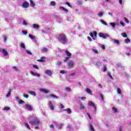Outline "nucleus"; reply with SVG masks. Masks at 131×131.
<instances>
[{
    "label": "nucleus",
    "instance_id": "nucleus-1",
    "mask_svg": "<svg viewBox=\"0 0 131 131\" xmlns=\"http://www.w3.org/2000/svg\"><path fill=\"white\" fill-rule=\"evenodd\" d=\"M58 40L61 43L65 45L68 42V39H67V37L65 34H62L59 35Z\"/></svg>",
    "mask_w": 131,
    "mask_h": 131
},
{
    "label": "nucleus",
    "instance_id": "nucleus-2",
    "mask_svg": "<svg viewBox=\"0 0 131 131\" xmlns=\"http://www.w3.org/2000/svg\"><path fill=\"white\" fill-rule=\"evenodd\" d=\"M29 123H30V124H31V125L38 126V125H39V124L40 123V121H39V120H38V119H35L33 121H30Z\"/></svg>",
    "mask_w": 131,
    "mask_h": 131
},
{
    "label": "nucleus",
    "instance_id": "nucleus-3",
    "mask_svg": "<svg viewBox=\"0 0 131 131\" xmlns=\"http://www.w3.org/2000/svg\"><path fill=\"white\" fill-rule=\"evenodd\" d=\"M66 54L67 57H66V58L63 60L64 62H66L70 59V57H71V53L69 52L68 51L66 50Z\"/></svg>",
    "mask_w": 131,
    "mask_h": 131
},
{
    "label": "nucleus",
    "instance_id": "nucleus-4",
    "mask_svg": "<svg viewBox=\"0 0 131 131\" xmlns=\"http://www.w3.org/2000/svg\"><path fill=\"white\" fill-rule=\"evenodd\" d=\"M98 35L100 37H102V38H104V39L107 38V37H109L110 36L108 34H104L103 33H99Z\"/></svg>",
    "mask_w": 131,
    "mask_h": 131
},
{
    "label": "nucleus",
    "instance_id": "nucleus-5",
    "mask_svg": "<svg viewBox=\"0 0 131 131\" xmlns=\"http://www.w3.org/2000/svg\"><path fill=\"white\" fill-rule=\"evenodd\" d=\"M68 68H73L74 67V61L73 60H70L68 62Z\"/></svg>",
    "mask_w": 131,
    "mask_h": 131
},
{
    "label": "nucleus",
    "instance_id": "nucleus-6",
    "mask_svg": "<svg viewBox=\"0 0 131 131\" xmlns=\"http://www.w3.org/2000/svg\"><path fill=\"white\" fill-rule=\"evenodd\" d=\"M48 106L49 108H50V110H52V111L55 110V106H54V104H53V102L50 101L48 102Z\"/></svg>",
    "mask_w": 131,
    "mask_h": 131
},
{
    "label": "nucleus",
    "instance_id": "nucleus-7",
    "mask_svg": "<svg viewBox=\"0 0 131 131\" xmlns=\"http://www.w3.org/2000/svg\"><path fill=\"white\" fill-rule=\"evenodd\" d=\"M22 7L23 8H24L25 9H27V8H29V3L27 1H25L23 3Z\"/></svg>",
    "mask_w": 131,
    "mask_h": 131
},
{
    "label": "nucleus",
    "instance_id": "nucleus-8",
    "mask_svg": "<svg viewBox=\"0 0 131 131\" xmlns=\"http://www.w3.org/2000/svg\"><path fill=\"white\" fill-rule=\"evenodd\" d=\"M45 74H47L49 76H52L53 75V72L50 70H47L45 71Z\"/></svg>",
    "mask_w": 131,
    "mask_h": 131
},
{
    "label": "nucleus",
    "instance_id": "nucleus-9",
    "mask_svg": "<svg viewBox=\"0 0 131 131\" xmlns=\"http://www.w3.org/2000/svg\"><path fill=\"white\" fill-rule=\"evenodd\" d=\"M89 106H91V107H93L94 108L95 110H97V107L96 106V105L93 102V101H89L88 103Z\"/></svg>",
    "mask_w": 131,
    "mask_h": 131
},
{
    "label": "nucleus",
    "instance_id": "nucleus-10",
    "mask_svg": "<svg viewBox=\"0 0 131 131\" xmlns=\"http://www.w3.org/2000/svg\"><path fill=\"white\" fill-rule=\"evenodd\" d=\"M39 91L41 93H45V94H49V93H50V90H47L46 89H40Z\"/></svg>",
    "mask_w": 131,
    "mask_h": 131
},
{
    "label": "nucleus",
    "instance_id": "nucleus-11",
    "mask_svg": "<svg viewBox=\"0 0 131 131\" xmlns=\"http://www.w3.org/2000/svg\"><path fill=\"white\" fill-rule=\"evenodd\" d=\"M1 52L3 53L4 56H8V55H9L8 52L6 51V49H1Z\"/></svg>",
    "mask_w": 131,
    "mask_h": 131
},
{
    "label": "nucleus",
    "instance_id": "nucleus-12",
    "mask_svg": "<svg viewBox=\"0 0 131 131\" xmlns=\"http://www.w3.org/2000/svg\"><path fill=\"white\" fill-rule=\"evenodd\" d=\"M31 74L33 75V76H36L37 77H40V74L36 73H34V72H31Z\"/></svg>",
    "mask_w": 131,
    "mask_h": 131
},
{
    "label": "nucleus",
    "instance_id": "nucleus-13",
    "mask_svg": "<svg viewBox=\"0 0 131 131\" xmlns=\"http://www.w3.org/2000/svg\"><path fill=\"white\" fill-rule=\"evenodd\" d=\"M25 106H26L27 109H28V110H29L30 111H32L33 107L31 105H30V104H26Z\"/></svg>",
    "mask_w": 131,
    "mask_h": 131
},
{
    "label": "nucleus",
    "instance_id": "nucleus-14",
    "mask_svg": "<svg viewBox=\"0 0 131 131\" xmlns=\"http://www.w3.org/2000/svg\"><path fill=\"white\" fill-rule=\"evenodd\" d=\"M59 9L60 10V11H62V12H64V13H68V9H67L63 7H60Z\"/></svg>",
    "mask_w": 131,
    "mask_h": 131
},
{
    "label": "nucleus",
    "instance_id": "nucleus-15",
    "mask_svg": "<svg viewBox=\"0 0 131 131\" xmlns=\"http://www.w3.org/2000/svg\"><path fill=\"white\" fill-rule=\"evenodd\" d=\"M85 91L86 92L89 94V95H93V92L92 91V90H91V89H90V88H86L85 89Z\"/></svg>",
    "mask_w": 131,
    "mask_h": 131
},
{
    "label": "nucleus",
    "instance_id": "nucleus-16",
    "mask_svg": "<svg viewBox=\"0 0 131 131\" xmlns=\"http://www.w3.org/2000/svg\"><path fill=\"white\" fill-rule=\"evenodd\" d=\"M28 93L30 94V95H31L32 96H34V97H35L36 96V93L34 91H29Z\"/></svg>",
    "mask_w": 131,
    "mask_h": 131
},
{
    "label": "nucleus",
    "instance_id": "nucleus-17",
    "mask_svg": "<svg viewBox=\"0 0 131 131\" xmlns=\"http://www.w3.org/2000/svg\"><path fill=\"white\" fill-rule=\"evenodd\" d=\"M30 4L31 7H32V8H34V7H35V3H34V2H33L32 0H30Z\"/></svg>",
    "mask_w": 131,
    "mask_h": 131
},
{
    "label": "nucleus",
    "instance_id": "nucleus-18",
    "mask_svg": "<svg viewBox=\"0 0 131 131\" xmlns=\"http://www.w3.org/2000/svg\"><path fill=\"white\" fill-rule=\"evenodd\" d=\"M32 27L35 29H38L39 28V26L37 24H34L32 25Z\"/></svg>",
    "mask_w": 131,
    "mask_h": 131
},
{
    "label": "nucleus",
    "instance_id": "nucleus-19",
    "mask_svg": "<svg viewBox=\"0 0 131 131\" xmlns=\"http://www.w3.org/2000/svg\"><path fill=\"white\" fill-rule=\"evenodd\" d=\"M64 111H67L68 113V114H71V113H72V111H71V108H67V109H64L63 110Z\"/></svg>",
    "mask_w": 131,
    "mask_h": 131
},
{
    "label": "nucleus",
    "instance_id": "nucleus-20",
    "mask_svg": "<svg viewBox=\"0 0 131 131\" xmlns=\"http://www.w3.org/2000/svg\"><path fill=\"white\" fill-rule=\"evenodd\" d=\"M50 6L52 7H56V6H57V4H56L55 1H51L50 2Z\"/></svg>",
    "mask_w": 131,
    "mask_h": 131
},
{
    "label": "nucleus",
    "instance_id": "nucleus-21",
    "mask_svg": "<svg viewBox=\"0 0 131 131\" xmlns=\"http://www.w3.org/2000/svg\"><path fill=\"white\" fill-rule=\"evenodd\" d=\"M80 109L81 110H85V106L82 103L80 104Z\"/></svg>",
    "mask_w": 131,
    "mask_h": 131
},
{
    "label": "nucleus",
    "instance_id": "nucleus-22",
    "mask_svg": "<svg viewBox=\"0 0 131 131\" xmlns=\"http://www.w3.org/2000/svg\"><path fill=\"white\" fill-rule=\"evenodd\" d=\"M113 41H114V43H116V45H120V42L119 41V40L114 39Z\"/></svg>",
    "mask_w": 131,
    "mask_h": 131
},
{
    "label": "nucleus",
    "instance_id": "nucleus-23",
    "mask_svg": "<svg viewBox=\"0 0 131 131\" xmlns=\"http://www.w3.org/2000/svg\"><path fill=\"white\" fill-rule=\"evenodd\" d=\"M100 22H101V23H102V24H103V25H105L106 26H107L108 25V24H107V23H106V21H105L103 19H100Z\"/></svg>",
    "mask_w": 131,
    "mask_h": 131
},
{
    "label": "nucleus",
    "instance_id": "nucleus-24",
    "mask_svg": "<svg viewBox=\"0 0 131 131\" xmlns=\"http://www.w3.org/2000/svg\"><path fill=\"white\" fill-rule=\"evenodd\" d=\"M46 59V57H41L40 59H38L37 61L38 62H43L45 61V59Z\"/></svg>",
    "mask_w": 131,
    "mask_h": 131
},
{
    "label": "nucleus",
    "instance_id": "nucleus-25",
    "mask_svg": "<svg viewBox=\"0 0 131 131\" xmlns=\"http://www.w3.org/2000/svg\"><path fill=\"white\" fill-rule=\"evenodd\" d=\"M49 96L50 98H53L54 99H58V97L55 96L53 94H50Z\"/></svg>",
    "mask_w": 131,
    "mask_h": 131
},
{
    "label": "nucleus",
    "instance_id": "nucleus-26",
    "mask_svg": "<svg viewBox=\"0 0 131 131\" xmlns=\"http://www.w3.org/2000/svg\"><path fill=\"white\" fill-rule=\"evenodd\" d=\"M42 52H44L45 53H47L48 51V48H43L41 49Z\"/></svg>",
    "mask_w": 131,
    "mask_h": 131
},
{
    "label": "nucleus",
    "instance_id": "nucleus-27",
    "mask_svg": "<svg viewBox=\"0 0 131 131\" xmlns=\"http://www.w3.org/2000/svg\"><path fill=\"white\" fill-rule=\"evenodd\" d=\"M64 91H66V92H71V88L69 87H66Z\"/></svg>",
    "mask_w": 131,
    "mask_h": 131
},
{
    "label": "nucleus",
    "instance_id": "nucleus-28",
    "mask_svg": "<svg viewBox=\"0 0 131 131\" xmlns=\"http://www.w3.org/2000/svg\"><path fill=\"white\" fill-rule=\"evenodd\" d=\"M125 43H129L130 42V39L129 38H127L126 39H125Z\"/></svg>",
    "mask_w": 131,
    "mask_h": 131
},
{
    "label": "nucleus",
    "instance_id": "nucleus-29",
    "mask_svg": "<svg viewBox=\"0 0 131 131\" xmlns=\"http://www.w3.org/2000/svg\"><path fill=\"white\" fill-rule=\"evenodd\" d=\"M23 25H24V26H27V25H28V23L26 22V20H25V19H24L23 20Z\"/></svg>",
    "mask_w": 131,
    "mask_h": 131
},
{
    "label": "nucleus",
    "instance_id": "nucleus-30",
    "mask_svg": "<svg viewBox=\"0 0 131 131\" xmlns=\"http://www.w3.org/2000/svg\"><path fill=\"white\" fill-rule=\"evenodd\" d=\"M113 111H114V113H117L118 109L115 107H113Z\"/></svg>",
    "mask_w": 131,
    "mask_h": 131
},
{
    "label": "nucleus",
    "instance_id": "nucleus-31",
    "mask_svg": "<svg viewBox=\"0 0 131 131\" xmlns=\"http://www.w3.org/2000/svg\"><path fill=\"white\" fill-rule=\"evenodd\" d=\"M116 67H118V68H122V64L120 62L117 63Z\"/></svg>",
    "mask_w": 131,
    "mask_h": 131
},
{
    "label": "nucleus",
    "instance_id": "nucleus-32",
    "mask_svg": "<svg viewBox=\"0 0 131 131\" xmlns=\"http://www.w3.org/2000/svg\"><path fill=\"white\" fill-rule=\"evenodd\" d=\"M67 130L69 131V130H71L72 129V126L68 125L67 126Z\"/></svg>",
    "mask_w": 131,
    "mask_h": 131
},
{
    "label": "nucleus",
    "instance_id": "nucleus-33",
    "mask_svg": "<svg viewBox=\"0 0 131 131\" xmlns=\"http://www.w3.org/2000/svg\"><path fill=\"white\" fill-rule=\"evenodd\" d=\"M95 65L96 66L99 67V66H101V65H102V63L100 61H97Z\"/></svg>",
    "mask_w": 131,
    "mask_h": 131
},
{
    "label": "nucleus",
    "instance_id": "nucleus-34",
    "mask_svg": "<svg viewBox=\"0 0 131 131\" xmlns=\"http://www.w3.org/2000/svg\"><path fill=\"white\" fill-rule=\"evenodd\" d=\"M97 15L98 17H102L103 15H104V12H100L99 13H98Z\"/></svg>",
    "mask_w": 131,
    "mask_h": 131
},
{
    "label": "nucleus",
    "instance_id": "nucleus-35",
    "mask_svg": "<svg viewBox=\"0 0 131 131\" xmlns=\"http://www.w3.org/2000/svg\"><path fill=\"white\" fill-rule=\"evenodd\" d=\"M10 109L11 108L9 107H5L3 109V110H4V111H9Z\"/></svg>",
    "mask_w": 131,
    "mask_h": 131
},
{
    "label": "nucleus",
    "instance_id": "nucleus-36",
    "mask_svg": "<svg viewBox=\"0 0 131 131\" xmlns=\"http://www.w3.org/2000/svg\"><path fill=\"white\" fill-rule=\"evenodd\" d=\"M90 129L91 131L95 130V129L94 128V127L93 126V125H92L91 124H90Z\"/></svg>",
    "mask_w": 131,
    "mask_h": 131
},
{
    "label": "nucleus",
    "instance_id": "nucleus-37",
    "mask_svg": "<svg viewBox=\"0 0 131 131\" xmlns=\"http://www.w3.org/2000/svg\"><path fill=\"white\" fill-rule=\"evenodd\" d=\"M117 94H119V95L121 94V90L120 88H118L117 90Z\"/></svg>",
    "mask_w": 131,
    "mask_h": 131
},
{
    "label": "nucleus",
    "instance_id": "nucleus-38",
    "mask_svg": "<svg viewBox=\"0 0 131 131\" xmlns=\"http://www.w3.org/2000/svg\"><path fill=\"white\" fill-rule=\"evenodd\" d=\"M25 125L28 128V129H30V126H29V125L27 123H25Z\"/></svg>",
    "mask_w": 131,
    "mask_h": 131
},
{
    "label": "nucleus",
    "instance_id": "nucleus-39",
    "mask_svg": "<svg viewBox=\"0 0 131 131\" xmlns=\"http://www.w3.org/2000/svg\"><path fill=\"white\" fill-rule=\"evenodd\" d=\"M92 51H93V52H94V53L95 54H98V53H99V52L98 51V50L97 49H92Z\"/></svg>",
    "mask_w": 131,
    "mask_h": 131
},
{
    "label": "nucleus",
    "instance_id": "nucleus-40",
    "mask_svg": "<svg viewBox=\"0 0 131 131\" xmlns=\"http://www.w3.org/2000/svg\"><path fill=\"white\" fill-rule=\"evenodd\" d=\"M90 36H91V37H92V38H93L94 40H96V38L94 36V34H93V33H90Z\"/></svg>",
    "mask_w": 131,
    "mask_h": 131
},
{
    "label": "nucleus",
    "instance_id": "nucleus-41",
    "mask_svg": "<svg viewBox=\"0 0 131 131\" xmlns=\"http://www.w3.org/2000/svg\"><path fill=\"white\" fill-rule=\"evenodd\" d=\"M121 35L123 36V37H127V35H126L125 33H122Z\"/></svg>",
    "mask_w": 131,
    "mask_h": 131
},
{
    "label": "nucleus",
    "instance_id": "nucleus-42",
    "mask_svg": "<svg viewBox=\"0 0 131 131\" xmlns=\"http://www.w3.org/2000/svg\"><path fill=\"white\" fill-rule=\"evenodd\" d=\"M29 36L30 38H31V39H34V38H35V36H32V35H31V34H29Z\"/></svg>",
    "mask_w": 131,
    "mask_h": 131
},
{
    "label": "nucleus",
    "instance_id": "nucleus-43",
    "mask_svg": "<svg viewBox=\"0 0 131 131\" xmlns=\"http://www.w3.org/2000/svg\"><path fill=\"white\" fill-rule=\"evenodd\" d=\"M20 47V48H23V49H25V44L24 43H21Z\"/></svg>",
    "mask_w": 131,
    "mask_h": 131
},
{
    "label": "nucleus",
    "instance_id": "nucleus-44",
    "mask_svg": "<svg viewBox=\"0 0 131 131\" xmlns=\"http://www.w3.org/2000/svg\"><path fill=\"white\" fill-rule=\"evenodd\" d=\"M56 65H57V66H61V65H62V62H61L60 61H57L56 63Z\"/></svg>",
    "mask_w": 131,
    "mask_h": 131
},
{
    "label": "nucleus",
    "instance_id": "nucleus-45",
    "mask_svg": "<svg viewBox=\"0 0 131 131\" xmlns=\"http://www.w3.org/2000/svg\"><path fill=\"white\" fill-rule=\"evenodd\" d=\"M13 69L15 70V71H19V69L17 67H12Z\"/></svg>",
    "mask_w": 131,
    "mask_h": 131
},
{
    "label": "nucleus",
    "instance_id": "nucleus-46",
    "mask_svg": "<svg viewBox=\"0 0 131 131\" xmlns=\"http://www.w3.org/2000/svg\"><path fill=\"white\" fill-rule=\"evenodd\" d=\"M10 96H11V92H10V91H9V92L6 95V97L9 98V97H10Z\"/></svg>",
    "mask_w": 131,
    "mask_h": 131
},
{
    "label": "nucleus",
    "instance_id": "nucleus-47",
    "mask_svg": "<svg viewBox=\"0 0 131 131\" xmlns=\"http://www.w3.org/2000/svg\"><path fill=\"white\" fill-rule=\"evenodd\" d=\"M110 25H111V26L113 28H115V25L114 23H110Z\"/></svg>",
    "mask_w": 131,
    "mask_h": 131
},
{
    "label": "nucleus",
    "instance_id": "nucleus-48",
    "mask_svg": "<svg viewBox=\"0 0 131 131\" xmlns=\"http://www.w3.org/2000/svg\"><path fill=\"white\" fill-rule=\"evenodd\" d=\"M60 73H61V74H66V73H67V72H66V71H65L64 70H61L60 71Z\"/></svg>",
    "mask_w": 131,
    "mask_h": 131
},
{
    "label": "nucleus",
    "instance_id": "nucleus-49",
    "mask_svg": "<svg viewBox=\"0 0 131 131\" xmlns=\"http://www.w3.org/2000/svg\"><path fill=\"white\" fill-rule=\"evenodd\" d=\"M3 37L4 39V42H6L7 40H8V37H7V36H4Z\"/></svg>",
    "mask_w": 131,
    "mask_h": 131
},
{
    "label": "nucleus",
    "instance_id": "nucleus-50",
    "mask_svg": "<svg viewBox=\"0 0 131 131\" xmlns=\"http://www.w3.org/2000/svg\"><path fill=\"white\" fill-rule=\"evenodd\" d=\"M33 68H34L35 69H37V70L39 69L38 66H37V65H36V64H34V65L33 66Z\"/></svg>",
    "mask_w": 131,
    "mask_h": 131
},
{
    "label": "nucleus",
    "instance_id": "nucleus-51",
    "mask_svg": "<svg viewBox=\"0 0 131 131\" xmlns=\"http://www.w3.org/2000/svg\"><path fill=\"white\" fill-rule=\"evenodd\" d=\"M23 34H24V35H27V31H24V30H23L21 31Z\"/></svg>",
    "mask_w": 131,
    "mask_h": 131
},
{
    "label": "nucleus",
    "instance_id": "nucleus-52",
    "mask_svg": "<svg viewBox=\"0 0 131 131\" xmlns=\"http://www.w3.org/2000/svg\"><path fill=\"white\" fill-rule=\"evenodd\" d=\"M78 5H82V1L79 0L77 1Z\"/></svg>",
    "mask_w": 131,
    "mask_h": 131
},
{
    "label": "nucleus",
    "instance_id": "nucleus-53",
    "mask_svg": "<svg viewBox=\"0 0 131 131\" xmlns=\"http://www.w3.org/2000/svg\"><path fill=\"white\" fill-rule=\"evenodd\" d=\"M26 51L27 54H28V55H32V53L30 51L26 50Z\"/></svg>",
    "mask_w": 131,
    "mask_h": 131
},
{
    "label": "nucleus",
    "instance_id": "nucleus-54",
    "mask_svg": "<svg viewBox=\"0 0 131 131\" xmlns=\"http://www.w3.org/2000/svg\"><path fill=\"white\" fill-rule=\"evenodd\" d=\"M124 20L126 22V23H127V24L129 23V21L126 17L124 18Z\"/></svg>",
    "mask_w": 131,
    "mask_h": 131
},
{
    "label": "nucleus",
    "instance_id": "nucleus-55",
    "mask_svg": "<svg viewBox=\"0 0 131 131\" xmlns=\"http://www.w3.org/2000/svg\"><path fill=\"white\" fill-rule=\"evenodd\" d=\"M93 36L95 38V39L97 37V32H93Z\"/></svg>",
    "mask_w": 131,
    "mask_h": 131
},
{
    "label": "nucleus",
    "instance_id": "nucleus-56",
    "mask_svg": "<svg viewBox=\"0 0 131 131\" xmlns=\"http://www.w3.org/2000/svg\"><path fill=\"white\" fill-rule=\"evenodd\" d=\"M24 103H25V102L22 100H20L19 101V104H24Z\"/></svg>",
    "mask_w": 131,
    "mask_h": 131
},
{
    "label": "nucleus",
    "instance_id": "nucleus-57",
    "mask_svg": "<svg viewBox=\"0 0 131 131\" xmlns=\"http://www.w3.org/2000/svg\"><path fill=\"white\" fill-rule=\"evenodd\" d=\"M108 75L111 79H114L113 77H112V75H111V73H108Z\"/></svg>",
    "mask_w": 131,
    "mask_h": 131
},
{
    "label": "nucleus",
    "instance_id": "nucleus-58",
    "mask_svg": "<svg viewBox=\"0 0 131 131\" xmlns=\"http://www.w3.org/2000/svg\"><path fill=\"white\" fill-rule=\"evenodd\" d=\"M66 5H67V6H68V7H70V8H72V6H71V5H70V4L68 2H67Z\"/></svg>",
    "mask_w": 131,
    "mask_h": 131
},
{
    "label": "nucleus",
    "instance_id": "nucleus-59",
    "mask_svg": "<svg viewBox=\"0 0 131 131\" xmlns=\"http://www.w3.org/2000/svg\"><path fill=\"white\" fill-rule=\"evenodd\" d=\"M100 47L101 48L102 50H105V45H102L100 46Z\"/></svg>",
    "mask_w": 131,
    "mask_h": 131
},
{
    "label": "nucleus",
    "instance_id": "nucleus-60",
    "mask_svg": "<svg viewBox=\"0 0 131 131\" xmlns=\"http://www.w3.org/2000/svg\"><path fill=\"white\" fill-rule=\"evenodd\" d=\"M65 108V106H64V105L62 104H60V109H64Z\"/></svg>",
    "mask_w": 131,
    "mask_h": 131
},
{
    "label": "nucleus",
    "instance_id": "nucleus-61",
    "mask_svg": "<svg viewBox=\"0 0 131 131\" xmlns=\"http://www.w3.org/2000/svg\"><path fill=\"white\" fill-rule=\"evenodd\" d=\"M23 97L24 98H26V99H28V95H27L26 94H23Z\"/></svg>",
    "mask_w": 131,
    "mask_h": 131
},
{
    "label": "nucleus",
    "instance_id": "nucleus-62",
    "mask_svg": "<svg viewBox=\"0 0 131 131\" xmlns=\"http://www.w3.org/2000/svg\"><path fill=\"white\" fill-rule=\"evenodd\" d=\"M62 126H63V124H59V125H58V128H59V129H61V128H62Z\"/></svg>",
    "mask_w": 131,
    "mask_h": 131
},
{
    "label": "nucleus",
    "instance_id": "nucleus-63",
    "mask_svg": "<svg viewBox=\"0 0 131 131\" xmlns=\"http://www.w3.org/2000/svg\"><path fill=\"white\" fill-rule=\"evenodd\" d=\"M88 39L89 40V41H92V38H91L90 36L88 37Z\"/></svg>",
    "mask_w": 131,
    "mask_h": 131
},
{
    "label": "nucleus",
    "instance_id": "nucleus-64",
    "mask_svg": "<svg viewBox=\"0 0 131 131\" xmlns=\"http://www.w3.org/2000/svg\"><path fill=\"white\" fill-rule=\"evenodd\" d=\"M80 99L82 101H84V100H85L86 98L85 97H82Z\"/></svg>",
    "mask_w": 131,
    "mask_h": 131
}]
</instances>
